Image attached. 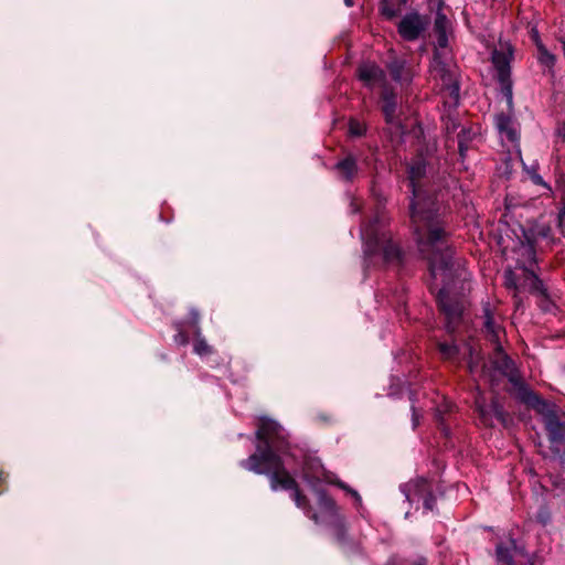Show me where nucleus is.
Masks as SVG:
<instances>
[{
    "instance_id": "9b49d317",
    "label": "nucleus",
    "mask_w": 565,
    "mask_h": 565,
    "mask_svg": "<svg viewBox=\"0 0 565 565\" xmlns=\"http://www.w3.org/2000/svg\"><path fill=\"white\" fill-rule=\"evenodd\" d=\"M543 423L552 444H565V412L550 409L544 414Z\"/></svg>"
},
{
    "instance_id": "ddd939ff",
    "label": "nucleus",
    "mask_w": 565,
    "mask_h": 565,
    "mask_svg": "<svg viewBox=\"0 0 565 565\" xmlns=\"http://www.w3.org/2000/svg\"><path fill=\"white\" fill-rule=\"evenodd\" d=\"M356 78L362 82L363 86L373 89L375 84L381 86L387 83L386 73L375 62H363L355 71Z\"/></svg>"
},
{
    "instance_id": "a18cd8bd",
    "label": "nucleus",
    "mask_w": 565,
    "mask_h": 565,
    "mask_svg": "<svg viewBox=\"0 0 565 565\" xmlns=\"http://www.w3.org/2000/svg\"><path fill=\"white\" fill-rule=\"evenodd\" d=\"M417 565H425V562H418Z\"/></svg>"
},
{
    "instance_id": "a878e982",
    "label": "nucleus",
    "mask_w": 565,
    "mask_h": 565,
    "mask_svg": "<svg viewBox=\"0 0 565 565\" xmlns=\"http://www.w3.org/2000/svg\"><path fill=\"white\" fill-rule=\"evenodd\" d=\"M397 103H381V110L387 125H399V118L396 115Z\"/></svg>"
},
{
    "instance_id": "c03bdc74",
    "label": "nucleus",
    "mask_w": 565,
    "mask_h": 565,
    "mask_svg": "<svg viewBox=\"0 0 565 565\" xmlns=\"http://www.w3.org/2000/svg\"><path fill=\"white\" fill-rule=\"evenodd\" d=\"M459 151H460V156L463 157V147L461 143L459 145Z\"/></svg>"
},
{
    "instance_id": "393cba45",
    "label": "nucleus",
    "mask_w": 565,
    "mask_h": 565,
    "mask_svg": "<svg viewBox=\"0 0 565 565\" xmlns=\"http://www.w3.org/2000/svg\"><path fill=\"white\" fill-rule=\"evenodd\" d=\"M437 349L445 361H454L459 354V348L455 342H438Z\"/></svg>"
},
{
    "instance_id": "f3484780",
    "label": "nucleus",
    "mask_w": 565,
    "mask_h": 565,
    "mask_svg": "<svg viewBox=\"0 0 565 565\" xmlns=\"http://www.w3.org/2000/svg\"><path fill=\"white\" fill-rule=\"evenodd\" d=\"M199 319V313L196 311H191L189 318V328L193 330L195 335L193 342V351L201 356H205L213 353V348L210 344H207V342L203 338H201Z\"/></svg>"
},
{
    "instance_id": "1a4fd4ad",
    "label": "nucleus",
    "mask_w": 565,
    "mask_h": 565,
    "mask_svg": "<svg viewBox=\"0 0 565 565\" xmlns=\"http://www.w3.org/2000/svg\"><path fill=\"white\" fill-rule=\"evenodd\" d=\"M475 412L478 414L479 423L486 428L493 427L494 419L505 425L508 414L498 398H492L487 404L484 396L479 393L475 398Z\"/></svg>"
},
{
    "instance_id": "4be33fe9",
    "label": "nucleus",
    "mask_w": 565,
    "mask_h": 565,
    "mask_svg": "<svg viewBox=\"0 0 565 565\" xmlns=\"http://www.w3.org/2000/svg\"><path fill=\"white\" fill-rule=\"evenodd\" d=\"M318 497L319 507L330 514L331 516L338 515L339 508L334 499L328 493L326 489L319 488L315 490Z\"/></svg>"
},
{
    "instance_id": "4468645a",
    "label": "nucleus",
    "mask_w": 565,
    "mask_h": 565,
    "mask_svg": "<svg viewBox=\"0 0 565 565\" xmlns=\"http://www.w3.org/2000/svg\"><path fill=\"white\" fill-rule=\"evenodd\" d=\"M523 271L525 279L531 280L530 292L540 299L539 305L542 309H547L552 303L547 287L534 270L523 267Z\"/></svg>"
},
{
    "instance_id": "bb28decb",
    "label": "nucleus",
    "mask_w": 565,
    "mask_h": 565,
    "mask_svg": "<svg viewBox=\"0 0 565 565\" xmlns=\"http://www.w3.org/2000/svg\"><path fill=\"white\" fill-rule=\"evenodd\" d=\"M380 100L381 103H397V93L388 83L381 86Z\"/></svg>"
},
{
    "instance_id": "7c9ffc66",
    "label": "nucleus",
    "mask_w": 565,
    "mask_h": 565,
    "mask_svg": "<svg viewBox=\"0 0 565 565\" xmlns=\"http://www.w3.org/2000/svg\"><path fill=\"white\" fill-rule=\"evenodd\" d=\"M555 189L558 193V204L565 205V172L556 173Z\"/></svg>"
},
{
    "instance_id": "f03ea898",
    "label": "nucleus",
    "mask_w": 565,
    "mask_h": 565,
    "mask_svg": "<svg viewBox=\"0 0 565 565\" xmlns=\"http://www.w3.org/2000/svg\"><path fill=\"white\" fill-rule=\"evenodd\" d=\"M255 436L256 450L239 462L241 467L254 473L267 476L273 491H290L297 508L301 509L315 523H319V514L312 509L308 497L282 461L281 455L287 454L290 448L286 430L277 422L259 417Z\"/></svg>"
},
{
    "instance_id": "2f4dec72",
    "label": "nucleus",
    "mask_w": 565,
    "mask_h": 565,
    "mask_svg": "<svg viewBox=\"0 0 565 565\" xmlns=\"http://www.w3.org/2000/svg\"><path fill=\"white\" fill-rule=\"evenodd\" d=\"M504 287L509 290H513L514 296H516L519 291L516 275L511 269H508L504 273Z\"/></svg>"
},
{
    "instance_id": "58836bf2",
    "label": "nucleus",
    "mask_w": 565,
    "mask_h": 565,
    "mask_svg": "<svg viewBox=\"0 0 565 565\" xmlns=\"http://www.w3.org/2000/svg\"><path fill=\"white\" fill-rule=\"evenodd\" d=\"M556 134L559 138H562V140L565 141V120L558 124Z\"/></svg>"
},
{
    "instance_id": "0eeeda50",
    "label": "nucleus",
    "mask_w": 565,
    "mask_h": 565,
    "mask_svg": "<svg viewBox=\"0 0 565 565\" xmlns=\"http://www.w3.org/2000/svg\"><path fill=\"white\" fill-rule=\"evenodd\" d=\"M403 492L408 502L423 501L424 509L433 511L436 508V495L431 480L417 477L403 486Z\"/></svg>"
},
{
    "instance_id": "dca6fc26",
    "label": "nucleus",
    "mask_w": 565,
    "mask_h": 565,
    "mask_svg": "<svg viewBox=\"0 0 565 565\" xmlns=\"http://www.w3.org/2000/svg\"><path fill=\"white\" fill-rule=\"evenodd\" d=\"M302 479L313 489H319L318 486L328 479H331L328 476V472L323 469V467L315 461H307L302 467Z\"/></svg>"
},
{
    "instance_id": "aec40b11",
    "label": "nucleus",
    "mask_w": 565,
    "mask_h": 565,
    "mask_svg": "<svg viewBox=\"0 0 565 565\" xmlns=\"http://www.w3.org/2000/svg\"><path fill=\"white\" fill-rule=\"evenodd\" d=\"M495 556L498 562L503 565H534V562L529 557L514 558L511 548L503 543L497 545Z\"/></svg>"
},
{
    "instance_id": "37998d69",
    "label": "nucleus",
    "mask_w": 565,
    "mask_h": 565,
    "mask_svg": "<svg viewBox=\"0 0 565 565\" xmlns=\"http://www.w3.org/2000/svg\"><path fill=\"white\" fill-rule=\"evenodd\" d=\"M413 416H414V425L417 426L418 425V419H417V415H416L415 411L413 413Z\"/></svg>"
},
{
    "instance_id": "5701e85b",
    "label": "nucleus",
    "mask_w": 565,
    "mask_h": 565,
    "mask_svg": "<svg viewBox=\"0 0 565 565\" xmlns=\"http://www.w3.org/2000/svg\"><path fill=\"white\" fill-rule=\"evenodd\" d=\"M537 51V62L541 66L546 68L548 73H554V67L556 65L557 58L556 55L548 51L546 46H541Z\"/></svg>"
},
{
    "instance_id": "f257e3e1",
    "label": "nucleus",
    "mask_w": 565,
    "mask_h": 565,
    "mask_svg": "<svg viewBox=\"0 0 565 565\" xmlns=\"http://www.w3.org/2000/svg\"><path fill=\"white\" fill-rule=\"evenodd\" d=\"M415 244L417 253L427 263L431 278L429 291L436 294V303L445 316L446 329L455 332L462 319L463 300L450 295V289L459 278V268L455 263V247L451 232L436 213H414Z\"/></svg>"
},
{
    "instance_id": "a211bd4d",
    "label": "nucleus",
    "mask_w": 565,
    "mask_h": 565,
    "mask_svg": "<svg viewBox=\"0 0 565 565\" xmlns=\"http://www.w3.org/2000/svg\"><path fill=\"white\" fill-rule=\"evenodd\" d=\"M495 125L503 138H505L512 145H518L520 135L510 115L505 113L498 114L495 116Z\"/></svg>"
},
{
    "instance_id": "412c9836",
    "label": "nucleus",
    "mask_w": 565,
    "mask_h": 565,
    "mask_svg": "<svg viewBox=\"0 0 565 565\" xmlns=\"http://www.w3.org/2000/svg\"><path fill=\"white\" fill-rule=\"evenodd\" d=\"M408 0H380L379 13L387 21L397 18Z\"/></svg>"
},
{
    "instance_id": "cd10ccee",
    "label": "nucleus",
    "mask_w": 565,
    "mask_h": 565,
    "mask_svg": "<svg viewBox=\"0 0 565 565\" xmlns=\"http://www.w3.org/2000/svg\"><path fill=\"white\" fill-rule=\"evenodd\" d=\"M327 483L329 484H332V486H335L338 487L339 489L345 491L348 494H350L359 504L361 503V497L360 494L358 493V491H355L354 489H352L350 486H348L345 482H343L342 480L338 479V478H332V479H328L327 480Z\"/></svg>"
},
{
    "instance_id": "7ed1b4c3",
    "label": "nucleus",
    "mask_w": 565,
    "mask_h": 565,
    "mask_svg": "<svg viewBox=\"0 0 565 565\" xmlns=\"http://www.w3.org/2000/svg\"><path fill=\"white\" fill-rule=\"evenodd\" d=\"M427 173V161L422 154H417L412 158L408 168H407V179L409 182V188L413 194V199L409 204V216L411 223L413 227V236L415 237V224L413 221L414 213H423L426 214L428 212L436 213L439 217L445 222V217L441 213H439L436 204L429 200H423L419 196V188L422 180L426 177ZM448 226V224H446Z\"/></svg>"
},
{
    "instance_id": "79ce46f5",
    "label": "nucleus",
    "mask_w": 565,
    "mask_h": 565,
    "mask_svg": "<svg viewBox=\"0 0 565 565\" xmlns=\"http://www.w3.org/2000/svg\"><path fill=\"white\" fill-rule=\"evenodd\" d=\"M384 565H398L394 558H390Z\"/></svg>"
},
{
    "instance_id": "6ab92c4d",
    "label": "nucleus",
    "mask_w": 565,
    "mask_h": 565,
    "mask_svg": "<svg viewBox=\"0 0 565 565\" xmlns=\"http://www.w3.org/2000/svg\"><path fill=\"white\" fill-rule=\"evenodd\" d=\"M334 169L339 172L340 177L347 181L352 182L358 174V160L353 154H348L343 159L339 160Z\"/></svg>"
},
{
    "instance_id": "72a5a7b5",
    "label": "nucleus",
    "mask_w": 565,
    "mask_h": 565,
    "mask_svg": "<svg viewBox=\"0 0 565 565\" xmlns=\"http://www.w3.org/2000/svg\"><path fill=\"white\" fill-rule=\"evenodd\" d=\"M557 210L556 226L559 233L565 237V205L558 204Z\"/></svg>"
},
{
    "instance_id": "ea45409f",
    "label": "nucleus",
    "mask_w": 565,
    "mask_h": 565,
    "mask_svg": "<svg viewBox=\"0 0 565 565\" xmlns=\"http://www.w3.org/2000/svg\"><path fill=\"white\" fill-rule=\"evenodd\" d=\"M436 420L438 422V424L441 426V429L444 431L447 430L446 426H445V423H444V417L441 415V411L439 408H437V414H436Z\"/></svg>"
},
{
    "instance_id": "f8f14e48",
    "label": "nucleus",
    "mask_w": 565,
    "mask_h": 565,
    "mask_svg": "<svg viewBox=\"0 0 565 565\" xmlns=\"http://www.w3.org/2000/svg\"><path fill=\"white\" fill-rule=\"evenodd\" d=\"M445 3L443 0H439L437 3V9L435 12L434 19V33L436 36V47L437 50L447 49L449 45V35L452 32L451 21L448 19L447 14L444 11Z\"/></svg>"
},
{
    "instance_id": "c9c22d12",
    "label": "nucleus",
    "mask_w": 565,
    "mask_h": 565,
    "mask_svg": "<svg viewBox=\"0 0 565 565\" xmlns=\"http://www.w3.org/2000/svg\"><path fill=\"white\" fill-rule=\"evenodd\" d=\"M530 38L532 40V42L534 43L536 50L540 49L541 46H546L543 42H542V39H541V35H540V32L537 31L536 28H532L531 31H530Z\"/></svg>"
},
{
    "instance_id": "e433bc0d",
    "label": "nucleus",
    "mask_w": 565,
    "mask_h": 565,
    "mask_svg": "<svg viewBox=\"0 0 565 565\" xmlns=\"http://www.w3.org/2000/svg\"><path fill=\"white\" fill-rule=\"evenodd\" d=\"M9 475L3 470H0V494H2L7 490Z\"/></svg>"
},
{
    "instance_id": "b1692460",
    "label": "nucleus",
    "mask_w": 565,
    "mask_h": 565,
    "mask_svg": "<svg viewBox=\"0 0 565 565\" xmlns=\"http://www.w3.org/2000/svg\"><path fill=\"white\" fill-rule=\"evenodd\" d=\"M186 326L189 327V320L188 321H174L172 327L177 331L174 334V342L178 345L184 347L189 343L190 338L186 331Z\"/></svg>"
},
{
    "instance_id": "39448f33",
    "label": "nucleus",
    "mask_w": 565,
    "mask_h": 565,
    "mask_svg": "<svg viewBox=\"0 0 565 565\" xmlns=\"http://www.w3.org/2000/svg\"><path fill=\"white\" fill-rule=\"evenodd\" d=\"M515 47L510 41H499V46L491 51L490 61L495 71V79L502 95L509 104L513 99L512 62Z\"/></svg>"
},
{
    "instance_id": "c756f323",
    "label": "nucleus",
    "mask_w": 565,
    "mask_h": 565,
    "mask_svg": "<svg viewBox=\"0 0 565 565\" xmlns=\"http://www.w3.org/2000/svg\"><path fill=\"white\" fill-rule=\"evenodd\" d=\"M483 327L487 334L490 338V341L494 344L500 343V331L501 328L498 326L494 320L492 321H483Z\"/></svg>"
},
{
    "instance_id": "4c0bfd02",
    "label": "nucleus",
    "mask_w": 565,
    "mask_h": 565,
    "mask_svg": "<svg viewBox=\"0 0 565 565\" xmlns=\"http://www.w3.org/2000/svg\"><path fill=\"white\" fill-rule=\"evenodd\" d=\"M483 319H484V321H492V320H494V313H493L490 305H487L483 308Z\"/></svg>"
},
{
    "instance_id": "423d86ee",
    "label": "nucleus",
    "mask_w": 565,
    "mask_h": 565,
    "mask_svg": "<svg viewBox=\"0 0 565 565\" xmlns=\"http://www.w3.org/2000/svg\"><path fill=\"white\" fill-rule=\"evenodd\" d=\"M429 73L436 81H440L443 89L457 104L460 98V83L456 66L452 65L444 54L434 49L433 57L429 63Z\"/></svg>"
},
{
    "instance_id": "2eb2a0df",
    "label": "nucleus",
    "mask_w": 565,
    "mask_h": 565,
    "mask_svg": "<svg viewBox=\"0 0 565 565\" xmlns=\"http://www.w3.org/2000/svg\"><path fill=\"white\" fill-rule=\"evenodd\" d=\"M493 367L502 375L508 376L510 382H515L514 373L516 372L514 361L504 352L501 343H497L494 348V356L492 360Z\"/></svg>"
},
{
    "instance_id": "9d476101",
    "label": "nucleus",
    "mask_w": 565,
    "mask_h": 565,
    "mask_svg": "<svg viewBox=\"0 0 565 565\" xmlns=\"http://www.w3.org/2000/svg\"><path fill=\"white\" fill-rule=\"evenodd\" d=\"M385 68L388 72L392 81L402 86L411 85L418 73L416 65L412 61L398 56L392 57L385 64Z\"/></svg>"
},
{
    "instance_id": "f704fd0d",
    "label": "nucleus",
    "mask_w": 565,
    "mask_h": 565,
    "mask_svg": "<svg viewBox=\"0 0 565 565\" xmlns=\"http://www.w3.org/2000/svg\"><path fill=\"white\" fill-rule=\"evenodd\" d=\"M530 178H531V181L535 184V185H540V186H543L544 189H546L548 192H552V186L545 182L543 180V178L536 172V171H532L531 174H530Z\"/></svg>"
},
{
    "instance_id": "a19ab883",
    "label": "nucleus",
    "mask_w": 565,
    "mask_h": 565,
    "mask_svg": "<svg viewBox=\"0 0 565 565\" xmlns=\"http://www.w3.org/2000/svg\"><path fill=\"white\" fill-rule=\"evenodd\" d=\"M347 7H353L355 0H343Z\"/></svg>"
},
{
    "instance_id": "473e14b6",
    "label": "nucleus",
    "mask_w": 565,
    "mask_h": 565,
    "mask_svg": "<svg viewBox=\"0 0 565 565\" xmlns=\"http://www.w3.org/2000/svg\"><path fill=\"white\" fill-rule=\"evenodd\" d=\"M536 522L542 525H546L551 521V511L546 505H543L539 509L535 515Z\"/></svg>"
},
{
    "instance_id": "6e6552de",
    "label": "nucleus",
    "mask_w": 565,
    "mask_h": 565,
    "mask_svg": "<svg viewBox=\"0 0 565 565\" xmlns=\"http://www.w3.org/2000/svg\"><path fill=\"white\" fill-rule=\"evenodd\" d=\"M429 22L428 15L418 11L407 12L396 24L397 33L406 42L417 41L427 31Z\"/></svg>"
},
{
    "instance_id": "20e7f679",
    "label": "nucleus",
    "mask_w": 565,
    "mask_h": 565,
    "mask_svg": "<svg viewBox=\"0 0 565 565\" xmlns=\"http://www.w3.org/2000/svg\"><path fill=\"white\" fill-rule=\"evenodd\" d=\"M363 252L366 257L381 254L385 264L402 266L404 263V250L401 244L393 239L391 232L366 231L363 237Z\"/></svg>"
},
{
    "instance_id": "c85d7f7f",
    "label": "nucleus",
    "mask_w": 565,
    "mask_h": 565,
    "mask_svg": "<svg viewBox=\"0 0 565 565\" xmlns=\"http://www.w3.org/2000/svg\"><path fill=\"white\" fill-rule=\"evenodd\" d=\"M348 128L350 136L353 137H362L366 134L367 130L366 125L355 118H350Z\"/></svg>"
}]
</instances>
